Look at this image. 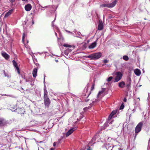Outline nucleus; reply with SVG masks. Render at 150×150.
<instances>
[{
  "label": "nucleus",
  "mask_w": 150,
  "mask_h": 150,
  "mask_svg": "<svg viewBox=\"0 0 150 150\" xmlns=\"http://www.w3.org/2000/svg\"><path fill=\"white\" fill-rule=\"evenodd\" d=\"M101 56V53L100 52H98L93 53L89 55L86 56L85 57L92 59L94 60L100 58Z\"/></svg>",
  "instance_id": "nucleus-1"
},
{
  "label": "nucleus",
  "mask_w": 150,
  "mask_h": 150,
  "mask_svg": "<svg viewBox=\"0 0 150 150\" xmlns=\"http://www.w3.org/2000/svg\"><path fill=\"white\" fill-rule=\"evenodd\" d=\"M132 83V80L131 78L128 76L127 78L126 83H125L126 90L129 91L131 87Z\"/></svg>",
  "instance_id": "nucleus-2"
},
{
  "label": "nucleus",
  "mask_w": 150,
  "mask_h": 150,
  "mask_svg": "<svg viewBox=\"0 0 150 150\" xmlns=\"http://www.w3.org/2000/svg\"><path fill=\"white\" fill-rule=\"evenodd\" d=\"M116 76L115 78L114 82H116L119 81L122 78V74L120 71H117L115 73Z\"/></svg>",
  "instance_id": "nucleus-3"
},
{
  "label": "nucleus",
  "mask_w": 150,
  "mask_h": 150,
  "mask_svg": "<svg viewBox=\"0 0 150 150\" xmlns=\"http://www.w3.org/2000/svg\"><path fill=\"white\" fill-rule=\"evenodd\" d=\"M144 121H142L140 122L137 126L135 129V132L136 133H137L139 132L141 130L144 123Z\"/></svg>",
  "instance_id": "nucleus-4"
},
{
  "label": "nucleus",
  "mask_w": 150,
  "mask_h": 150,
  "mask_svg": "<svg viewBox=\"0 0 150 150\" xmlns=\"http://www.w3.org/2000/svg\"><path fill=\"white\" fill-rule=\"evenodd\" d=\"M44 104L45 106L48 107L50 104V101L48 96L44 97Z\"/></svg>",
  "instance_id": "nucleus-5"
},
{
  "label": "nucleus",
  "mask_w": 150,
  "mask_h": 150,
  "mask_svg": "<svg viewBox=\"0 0 150 150\" xmlns=\"http://www.w3.org/2000/svg\"><path fill=\"white\" fill-rule=\"evenodd\" d=\"M8 124V122L3 118H0V126H4Z\"/></svg>",
  "instance_id": "nucleus-6"
},
{
  "label": "nucleus",
  "mask_w": 150,
  "mask_h": 150,
  "mask_svg": "<svg viewBox=\"0 0 150 150\" xmlns=\"http://www.w3.org/2000/svg\"><path fill=\"white\" fill-rule=\"evenodd\" d=\"M95 140L94 137L91 140V142H90L87 146V148H86L87 150H92V149L90 147V146L92 145V143L93 144L94 143L93 142V141Z\"/></svg>",
  "instance_id": "nucleus-7"
},
{
  "label": "nucleus",
  "mask_w": 150,
  "mask_h": 150,
  "mask_svg": "<svg viewBox=\"0 0 150 150\" xmlns=\"http://www.w3.org/2000/svg\"><path fill=\"white\" fill-rule=\"evenodd\" d=\"M118 86L120 88H124L126 87L125 83L123 81H122L118 83Z\"/></svg>",
  "instance_id": "nucleus-8"
},
{
  "label": "nucleus",
  "mask_w": 150,
  "mask_h": 150,
  "mask_svg": "<svg viewBox=\"0 0 150 150\" xmlns=\"http://www.w3.org/2000/svg\"><path fill=\"white\" fill-rule=\"evenodd\" d=\"M14 66L16 67L17 72L18 74H20V70L19 67H18V65L16 62L14 60H13L12 61Z\"/></svg>",
  "instance_id": "nucleus-9"
},
{
  "label": "nucleus",
  "mask_w": 150,
  "mask_h": 150,
  "mask_svg": "<svg viewBox=\"0 0 150 150\" xmlns=\"http://www.w3.org/2000/svg\"><path fill=\"white\" fill-rule=\"evenodd\" d=\"M117 3L116 0H114L112 3L110 4H108V8H111L114 6Z\"/></svg>",
  "instance_id": "nucleus-10"
},
{
  "label": "nucleus",
  "mask_w": 150,
  "mask_h": 150,
  "mask_svg": "<svg viewBox=\"0 0 150 150\" xmlns=\"http://www.w3.org/2000/svg\"><path fill=\"white\" fill-rule=\"evenodd\" d=\"M117 110H115L113 111L111 114L109 115V117H108V120H110L112 117H113L114 115H115V114L117 112Z\"/></svg>",
  "instance_id": "nucleus-11"
},
{
  "label": "nucleus",
  "mask_w": 150,
  "mask_h": 150,
  "mask_svg": "<svg viewBox=\"0 0 150 150\" xmlns=\"http://www.w3.org/2000/svg\"><path fill=\"white\" fill-rule=\"evenodd\" d=\"M31 6L30 4H27L25 6V9L27 11H30L31 9Z\"/></svg>",
  "instance_id": "nucleus-12"
},
{
  "label": "nucleus",
  "mask_w": 150,
  "mask_h": 150,
  "mask_svg": "<svg viewBox=\"0 0 150 150\" xmlns=\"http://www.w3.org/2000/svg\"><path fill=\"white\" fill-rule=\"evenodd\" d=\"M98 39H97V40L95 41L94 42L92 43L91 45H90L89 46V48L90 49H93L94 48L96 45V43L97 41V40Z\"/></svg>",
  "instance_id": "nucleus-13"
},
{
  "label": "nucleus",
  "mask_w": 150,
  "mask_h": 150,
  "mask_svg": "<svg viewBox=\"0 0 150 150\" xmlns=\"http://www.w3.org/2000/svg\"><path fill=\"white\" fill-rule=\"evenodd\" d=\"M38 69L36 68H34L33 71V75L34 78H35L37 76Z\"/></svg>",
  "instance_id": "nucleus-14"
},
{
  "label": "nucleus",
  "mask_w": 150,
  "mask_h": 150,
  "mask_svg": "<svg viewBox=\"0 0 150 150\" xmlns=\"http://www.w3.org/2000/svg\"><path fill=\"white\" fill-rule=\"evenodd\" d=\"M13 9H12L9 11L5 15L4 18H6L10 16L13 11Z\"/></svg>",
  "instance_id": "nucleus-15"
},
{
  "label": "nucleus",
  "mask_w": 150,
  "mask_h": 150,
  "mask_svg": "<svg viewBox=\"0 0 150 150\" xmlns=\"http://www.w3.org/2000/svg\"><path fill=\"white\" fill-rule=\"evenodd\" d=\"M2 56L6 59H8L9 57V56L5 52L2 53Z\"/></svg>",
  "instance_id": "nucleus-16"
},
{
  "label": "nucleus",
  "mask_w": 150,
  "mask_h": 150,
  "mask_svg": "<svg viewBox=\"0 0 150 150\" xmlns=\"http://www.w3.org/2000/svg\"><path fill=\"white\" fill-rule=\"evenodd\" d=\"M74 128H72L70 129L66 133V136L68 137L74 131Z\"/></svg>",
  "instance_id": "nucleus-17"
},
{
  "label": "nucleus",
  "mask_w": 150,
  "mask_h": 150,
  "mask_svg": "<svg viewBox=\"0 0 150 150\" xmlns=\"http://www.w3.org/2000/svg\"><path fill=\"white\" fill-rule=\"evenodd\" d=\"M134 72L135 74L137 76H139L141 74V71L138 69H136L134 71Z\"/></svg>",
  "instance_id": "nucleus-18"
},
{
  "label": "nucleus",
  "mask_w": 150,
  "mask_h": 150,
  "mask_svg": "<svg viewBox=\"0 0 150 150\" xmlns=\"http://www.w3.org/2000/svg\"><path fill=\"white\" fill-rule=\"evenodd\" d=\"M103 28V25L102 23H100L98 25V29L99 30H101Z\"/></svg>",
  "instance_id": "nucleus-19"
},
{
  "label": "nucleus",
  "mask_w": 150,
  "mask_h": 150,
  "mask_svg": "<svg viewBox=\"0 0 150 150\" xmlns=\"http://www.w3.org/2000/svg\"><path fill=\"white\" fill-rule=\"evenodd\" d=\"M111 144H110L108 143H106L104 144V145H103V147H105L106 148V149H107L108 148L109 146H110V145Z\"/></svg>",
  "instance_id": "nucleus-20"
},
{
  "label": "nucleus",
  "mask_w": 150,
  "mask_h": 150,
  "mask_svg": "<svg viewBox=\"0 0 150 150\" xmlns=\"http://www.w3.org/2000/svg\"><path fill=\"white\" fill-rule=\"evenodd\" d=\"M12 6H14L16 4L15 0H9Z\"/></svg>",
  "instance_id": "nucleus-21"
},
{
  "label": "nucleus",
  "mask_w": 150,
  "mask_h": 150,
  "mask_svg": "<svg viewBox=\"0 0 150 150\" xmlns=\"http://www.w3.org/2000/svg\"><path fill=\"white\" fill-rule=\"evenodd\" d=\"M3 72L4 73V75L5 76H7L8 78H10L11 77V75L10 74H8L6 73L4 70L3 71Z\"/></svg>",
  "instance_id": "nucleus-22"
},
{
  "label": "nucleus",
  "mask_w": 150,
  "mask_h": 150,
  "mask_svg": "<svg viewBox=\"0 0 150 150\" xmlns=\"http://www.w3.org/2000/svg\"><path fill=\"white\" fill-rule=\"evenodd\" d=\"M63 46L64 47H72V46L71 45L68 44L67 43L64 44L63 45Z\"/></svg>",
  "instance_id": "nucleus-23"
},
{
  "label": "nucleus",
  "mask_w": 150,
  "mask_h": 150,
  "mask_svg": "<svg viewBox=\"0 0 150 150\" xmlns=\"http://www.w3.org/2000/svg\"><path fill=\"white\" fill-rule=\"evenodd\" d=\"M100 7H102V8H103V7H106L108 8V4L101 5L100 6Z\"/></svg>",
  "instance_id": "nucleus-24"
},
{
  "label": "nucleus",
  "mask_w": 150,
  "mask_h": 150,
  "mask_svg": "<svg viewBox=\"0 0 150 150\" xmlns=\"http://www.w3.org/2000/svg\"><path fill=\"white\" fill-rule=\"evenodd\" d=\"M47 96V90L44 91V97Z\"/></svg>",
  "instance_id": "nucleus-25"
},
{
  "label": "nucleus",
  "mask_w": 150,
  "mask_h": 150,
  "mask_svg": "<svg viewBox=\"0 0 150 150\" xmlns=\"http://www.w3.org/2000/svg\"><path fill=\"white\" fill-rule=\"evenodd\" d=\"M123 58L124 60L125 61H128L129 59V58L126 55H125L123 56Z\"/></svg>",
  "instance_id": "nucleus-26"
},
{
  "label": "nucleus",
  "mask_w": 150,
  "mask_h": 150,
  "mask_svg": "<svg viewBox=\"0 0 150 150\" xmlns=\"http://www.w3.org/2000/svg\"><path fill=\"white\" fill-rule=\"evenodd\" d=\"M27 37V35L25 34L24 33H23V37H22V42H24V39L25 37Z\"/></svg>",
  "instance_id": "nucleus-27"
},
{
  "label": "nucleus",
  "mask_w": 150,
  "mask_h": 150,
  "mask_svg": "<svg viewBox=\"0 0 150 150\" xmlns=\"http://www.w3.org/2000/svg\"><path fill=\"white\" fill-rule=\"evenodd\" d=\"M113 146L112 145V144H111L110 145V146H109L108 149H107V150H112V148H113Z\"/></svg>",
  "instance_id": "nucleus-28"
},
{
  "label": "nucleus",
  "mask_w": 150,
  "mask_h": 150,
  "mask_svg": "<svg viewBox=\"0 0 150 150\" xmlns=\"http://www.w3.org/2000/svg\"><path fill=\"white\" fill-rule=\"evenodd\" d=\"M103 92H104V90H102V91H99V93H98V95H97V97H98H98H100V95L101 94H102V93H103Z\"/></svg>",
  "instance_id": "nucleus-29"
},
{
  "label": "nucleus",
  "mask_w": 150,
  "mask_h": 150,
  "mask_svg": "<svg viewBox=\"0 0 150 150\" xmlns=\"http://www.w3.org/2000/svg\"><path fill=\"white\" fill-rule=\"evenodd\" d=\"M67 51H68V52L67 51H65L64 52V53L66 55H68V52H70L71 51L70 49H67Z\"/></svg>",
  "instance_id": "nucleus-30"
},
{
  "label": "nucleus",
  "mask_w": 150,
  "mask_h": 150,
  "mask_svg": "<svg viewBox=\"0 0 150 150\" xmlns=\"http://www.w3.org/2000/svg\"><path fill=\"white\" fill-rule=\"evenodd\" d=\"M112 76H110L107 79V81L108 82H110L112 79Z\"/></svg>",
  "instance_id": "nucleus-31"
},
{
  "label": "nucleus",
  "mask_w": 150,
  "mask_h": 150,
  "mask_svg": "<svg viewBox=\"0 0 150 150\" xmlns=\"http://www.w3.org/2000/svg\"><path fill=\"white\" fill-rule=\"evenodd\" d=\"M16 106H14L13 107H11V110L12 111H15V110H16L17 109H15Z\"/></svg>",
  "instance_id": "nucleus-32"
},
{
  "label": "nucleus",
  "mask_w": 150,
  "mask_h": 150,
  "mask_svg": "<svg viewBox=\"0 0 150 150\" xmlns=\"http://www.w3.org/2000/svg\"><path fill=\"white\" fill-rule=\"evenodd\" d=\"M108 62H109V60H108L106 59H104V60H103V62L105 64L107 63Z\"/></svg>",
  "instance_id": "nucleus-33"
},
{
  "label": "nucleus",
  "mask_w": 150,
  "mask_h": 150,
  "mask_svg": "<svg viewBox=\"0 0 150 150\" xmlns=\"http://www.w3.org/2000/svg\"><path fill=\"white\" fill-rule=\"evenodd\" d=\"M56 17V15L55 16V17ZM55 19H56V17L54 19V20L53 21H52V27H54V22L55 21Z\"/></svg>",
  "instance_id": "nucleus-34"
},
{
  "label": "nucleus",
  "mask_w": 150,
  "mask_h": 150,
  "mask_svg": "<svg viewBox=\"0 0 150 150\" xmlns=\"http://www.w3.org/2000/svg\"><path fill=\"white\" fill-rule=\"evenodd\" d=\"M88 84L86 86V87H85V91H87L88 89Z\"/></svg>",
  "instance_id": "nucleus-35"
},
{
  "label": "nucleus",
  "mask_w": 150,
  "mask_h": 150,
  "mask_svg": "<svg viewBox=\"0 0 150 150\" xmlns=\"http://www.w3.org/2000/svg\"><path fill=\"white\" fill-rule=\"evenodd\" d=\"M108 122H106L104 124V126H107L108 125Z\"/></svg>",
  "instance_id": "nucleus-36"
},
{
  "label": "nucleus",
  "mask_w": 150,
  "mask_h": 150,
  "mask_svg": "<svg viewBox=\"0 0 150 150\" xmlns=\"http://www.w3.org/2000/svg\"><path fill=\"white\" fill-rule=\"evenodd\" d=\"M124 106H122V105H121L120 107V108L121 109H122L123 108Z\"/></svg>",
  "instance_id": "nucleus-37"
},
{
  "label": "nucleus",
  "mask_w": 150,
  "mask_h": 150,
  "mask_svg": "<svg viewBox=\"0 0 150 150\" xmlns=\"http://www.w3.org/2000/svg\"><path fill=\"white\" fill-rule=\"evenodd\" d=\"M94 85L93 84L92 85V86L91 88V90H92L94 89Z\"/></svg>",
  "instance_id": "nucleus-38"
},
{
  "label": "nucleus",
  "mask_w": 150,
  "mask_h": 150,
  "mask_svg": "<svg viewBox=\"0 0 150 150\" xmlns=\"http://www.w3.org/2000/svg\"><path fill=\"white\" fill-rule=\"evenodd\" d=\"M123 100H124V101L125 102H126V101H127V99L126 98H125Z\"/></svg>",
  "instance_id": "nucleus-39"
},
{
  "label": "nucleus",
  "mask_w": 150,
  "mask_h": 150,
  "mask_svg": "<svg viewBox=\"0 0 150 150\" xmlns=\"http://www.w3.org/2000/svg\"><path fill=\"white\" fill-rule=\"evenodd\" d=\"M24 79L25 80L26 82H28L29 81V80L26 79H25L24 78Z\"/></svg>",
  "instance_id": "nucleus-40"
},
{
  "label": "nucleus",
  "mask_w": 150,
  "mask_h": 150,
  "mask_svg": "<svg viewBox=\"0 0 150 150\" xmlns=\"http://www.w3.org/2000/svg\"><path fill=\"white\" fill-rule=\"evenodd\" d=\"M66 31L68 33H72L70 31H68V30H66Z\"/></svg>",
  "instance_id": "nucleus-41"
},
{
  "label": "nucleus",
  "mask_w": 150,
  "mask_h": 150,
  "mask_svg": "<svg viewBox=\"0 0 150 150\" xmlns=\"http://www.w3.org/2000/svg\"><path fill=\"white\" fill-rule=\"evenodd\" d=\"M45 75H44V83H45Z\"/></svg>",
  "instance_id": "nucleus-42"
},
{
  "label": "nucleus",
  "mask_w": 150,
  "mask_h": 150,
  "mask_svg": "<svg viewBox=\"0 0 150 150\" xmlns=\"http://www.w3.org/2000/svg\"><path fill=\"white\" fill-rule=\"evenodd\" d=\"M45 75H44V83H45Z\"/></svg>",
  "instance_id": "nucleus-43"
},
{
  "label": "nucleus",
  "mask_w": 150,
  "mask_h": 150,
  "mask_svg": "<svg viewBox=\"0 0 150 150\" xmlns=\"http://www.w3.org/2000/svg\"><path fill=\"white\" fill-rule=\"evenodd\" d=\"M56 142H54L53 144V146H55L56 145Z\"/></svg>",
  "instance_id": "nucleus-44"
},
{
  "label": "nucleus",
  "mask_w": 150,
  "mask_h": 150,
  "mask_svg": "<svg viewBox=\"0 0 150 150\" xmlns=\"http://www.w3.org/2000/svg\"><path fill=\"white\" fill-rule=\"evenodd\" d=\"M45 90H46V89L45 86V87L44 88V91Z\"/></svg>",
  "instance_id": "nucleus-45"
},
{
  "label": "nucleus",
  "mask_w": 150,
  "mask_h": 150,
  "mask_svg": "<svg viewBox=\"0 0 150 150\" xmlns=\"http://www.w3.org/2000/svg\"><path fill=\"white\" fill-rule=\"evenodd\" d=\"M81 34V33L80 32H78V35L79 36Z\"/></svg>",
  "instance_id": "nucleus-46"
},
{
  "label": "nucleus",
  "mask_w": 150,
  "mask_h": 150,
  "mask_svg": "<svg viewBox=\"0 0 150 150\" xmlns=\"http://www.w3.org/2000/svg\"><path fill=\"white\" fill-rule=\"evenodd\" d=\"M28 0H22L23 1H27Z\"/></svg>",
  "instance_id": "nucleus-47"
},
{
  "label": "nucleus",
  "mask_w": 150,
  "mask_h": 150,
  "mask_svg": "<svg viewBox=\"0 0 150 150\" xmlns=\"http://www.w3.org/2000/svg\"><path fill=\"white\" fill-rule=\"evenodd\" d=\"M40 7H42V8H46V6H45V7H42V6H40Z\"/></svg>",
  "instance_id": "nucleus-48"
},
{
  "label": "nucleus",
  "mask_w": 150,
  "mask_h": 150,
  "mask_svg": "<svg viewBox=\"0 0 150 150\" xmlns=\"http://www.w3.org/2000/svg\"><path fill=\"white\" fill-rule=\"evenodd\" d=\"M122 149H121V148H119V150H122Z\"/></svg>",
  "instance_id": "nucleus-49"
},
{
  "label": "nucleus",
  "mask_w": 150,
  "mask_h": 150,
  "mask_svg": "<svg viewBox=\"0 0 150 150\" xmlns=\"http://www.w3.org/2000/svg\"><path fill=\"white\" fill-rule=\"evenodd\" d=\"M34 24V21H32V24Z\"/></svg>",
  "instance_id": "nucleus-50"
},
{
  "label": "nucleus",
  "mask_w": 150,
  "mask_h": 150,
  "mask_svg": "<svg viewBox=\"0 0 150 150\" xmlns=\"http://www.w3.org/2000/svg\"><path fill=\"white\" fill-rule=\"evenodd\" d=\"M38 53H39L40 54H42V53H43V52H42V53L38 52Z\"/></svg>",
  "instance_id": "nucleus-51"
},
{
  "label": "nucleus",
  "mask_w": 150,
  "mask_h": 150,
  "mask_svg": "<svg viewBox=\"0 0 150 150\" xmlns=\"http://www.w3.org/2000/svg\"><path fill=\"white\" fill-rule=\"evenodd\" d=\"M135 110L134 109H133V110H132V111H133V112H134V111H135Z\"/></svg>",
  "instance_id": "nucleus-52"
},
{
  "label": "nucleus",
  "mask_w": 150,
  "mask_h": 150,
  "mask_svg": "<svg viewBox=\"0 0 150 150\" xmlns=\"http://www.w3.org/2000/svg\"><path fill=\"white\" fill-rule=\"evenodd\" d=\"M80 117H80V119H81V118H82V116H80Z\"/></svg>",
  "instance_id": "nucleus-53"
},
{
  "label": "nucleus",
  "mask_w": 150,
  "mask_h": 150,
  "mask_svg": "<svg viewBox=\"0 0 150 150\" xmlns=\"http://www.w3.org/2000/svg\"><path fill=\"white\" fill-rule=\"evenodd\" d=\"M55 34L56 35V36L57 37V34L56 33H55Z\"/></svg>",
  "instance_id": "nucleus-54"
},
{
  "label": "nucleus",
  "mask_w": 150,
  "mask_h": 150,
  "mask_svg": "<svg viewBox=\"0 0 150 150\" xmlns=\"http://www.w3.org/2000/svg\"><path fill=\"white\" fill-rule=\"evenodd\" d=\"M77 37H78V38H82L80 37H79V36H77Z\"/></svg>",
  "instance_id": "nucleus-55"
},
{
  "label": "nucleus",
  "mask_w": 150,
  "mask_h": 150,
  "mask_svg": "<svg viewBox=\"0 0 150 150\" xmlns=\"http://www.w3.org/2000/svg\"><path fill=\"white\" fill-rule=\"evenodd\" d=\"M51 150H54V149L53 148H51Z\"/></svg>",
  "instance_id": "nucleus-56"
},
{
  "label": "nucleus",
  "mask_w": 150,
  "mask_h": 150,
  "mask_svg": "<svg viewBox=\"0 0 150 150\" xmlns=\"http://www.w3.org/2000/svg\"><path fill=\"white\" fill-rule=\"evenodd\" d=\"M76 31V30H74V32H75Z\"/></svg>",
  "instance_id": "nucleus-57"
},
{
  "label": "nucleus",
  "mask_w": 150,
  "mask_h": 150,
  "mask_svg": "<svg viewBox=\"0 0 150 150\" xmlns=\"http://www.w3.org/2000/svg\"><path fill=\"white\" fill-rule=\"evenodd\" d=\"M89 94H88V96H87V97H88L89 96Z\"/></svg>",
  "instance_id": "nucleus-58"
},
{
  "label": "nucleus",
  "mask_w": 150,
  "mask_h": 150,
  "mask_svg": "<svg viewBox=\"0 0 150 150\" xmlns=\"http://www.w3.org/2000/svg\"><path fill=\"white\" fill-rule=\"evenodd\" d=\"M77 120H78V121H79L80 120H79V119L78 118L77 119Z\"/></svg>",
  "instance_id": "nucleus-59"
},
{
  "label": "nucleus",
  "mask_w": 150,
  "mask_h": 150,
  "mask_svg": "<svg viewBox=\"0 0 150 150\" xmlns=\"http://www.w3.org/2000/svg\"><path fill=\"white\" fill-rule=\"evenodd\" d=\"M88 101V100H86V102H87Z\"/></svg>",
  "instance_id": "nucleus-60"
},
{
  "label": "nucleus",
  "mask_w": 150,
  "mask_h": 150,
  "mask_svg": "<svg viewBox=\"0 0 150 150\" xmlns=\"http://www.w3.org/2000/svg\"><path fill=\"white\" fill-rule=\"evenodd\" d=\"M41 9L42 10H44V9H43V8H41Z\"/></svg>",
  "instance_id": "nucleus-61"
},
{
  "label": "nucleus",
  "mask_w": 150,
  "mask_h": 150,
  "mask_svg": "<svg viewBox=\"0 0 150 150\" xmlns=\"http://www.w3.org/2000/svg\"><path fill=\"white\" fill-rule=\"evenodd\" d=\"M41 9L42 10H44V9H43V8H41Z\"/></svg>",
  "instance_id": "nucleus-62"
},
{
  "label": "nucleus",
  "mask_w": 150,
  "mask_h": 150,
  "mask_svg": "<svg viewBox=\"0 0 150 150\" xmlns=\"http://www.w3.org/2000/svg\"><path fill=\"white\" fill-rule=\"evenodd\" d=\"M138 98V99H139V98Z\"/></svg>",
  "instance_id": "nucleus-63"
},
{
  "label": "nucleus",
  "mask_w": 150,
  "mask_h": 150,
  "mask_svg": "<svg viewBox=\"0 0 150 150\" xmlns=\"http://www.w3.org/2000/svg\"><path fill=\"white\" fill-rule=\"evenodd\" d=\"M57 8H55V10H56V9H57Z\"/></svg>",
  "instance_id": "nucleus-64"
}]
</instances>
